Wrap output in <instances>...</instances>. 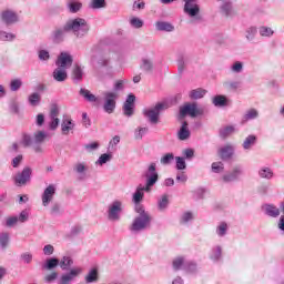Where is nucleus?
<instances>
[{"mask_svg":"<svg viewBox=\"0 0 284 284\" xmlns=\"http://www.w3.org/2000/svg\"><path fill=\"white\" fill-rule=\"evenodd\" d=\"M145 185H138L135 192L133 193L132 201L135 205V210L138 207H143L141 203H143V199H145V192L150 194L152 192V187L159 183V172H156V163L152 162L148 170L144 173Z\"/></svg>","mask_w":284,"mask_h":284,"instance_id":"nucleus-1","label":"nucleus"},{"mask_svg":"<svg viewBox=\"0 0 284 284\" xmlns=\"http://www.w3.org/2000/svg\"><path fill=\"white\" fill-rule=\"evenodd\" d=\"M136 216L134 217L132 224L129 226V230L132 234H140V232H145V230H150L152 226V215L145 207L138 206L135 210Z\"/></svg>","mask_w":284,"mask_h":284,"instance_id":"nucleus-2","label":"nucleus"},{"mask_svg":"<svg viewBox=\"0 0 284 284\" xmlns=\"http://www.w3.org/2000/svg\"><path fill=\"white\" fill-rule=\"evenodd\" d=\"M67 30L72 32L77 39H83L90 32V24L83 18H75L67 22Z\"/></svg>","mask_w":284,"mask_h":284,"instance_id":"nucleus-3","label":"nucleus"},{"mask_svg":"<svg viewBox=\"0 0 284 284\" xmlns=\"http://www.w3.org/2000/svg\"><path fill=\"white\" fill-rule=\"evenodd\" d=\"M123 201L114 200L108 205L106 216L108 221L116 223L121 221V215L123 214Z\"/></svg>","mask_w":284,"mask_h":284,"instance_id":"nucleus-4","label":"nucleus"},{"mask_svg":"<svg viewBox=\"0 0 284 284\" xmlns=\"http://www.w3.org/2000/svg\"><path fill=\"white\" fill-rule=\"evenodd\" d=\"M184 2L183 12L187 14L190 19H194V21H201V4L196 1L199 0H182Z\"/></svg>","mask_w":284,"mask_h":284,"instance_id":"nucleus-5","label":"nucleus"},{"mask_svg":"<svg viewBox=\"0 0 284 284\" xmlns=\"http://www.w3.org/2000/svg\"><path fill=\"white\" fill-rule=\"evenodd\" d=\"M116 101H119V93L112 91L103 92V110L106 114H114L116 110Z\"/></svg>","mask_w":284,"mask_h":284,"instance_id":"nucleus-6","label":"nucleus"},{"mask_svg":"<svg viewBox=\"0 0 284 284\" xmlns=\"http://www.w3.org/2000/svg\"><path fill=\"white\" fill-rule=\"evenodd\" d=\"M32 181V168L24 166L21 172H18L13 176V183L17 187H23V185H28Z\"/></svg>","mask_w":284,"mask_h":284,"instance_id":"nucleus-7","label":"nucleus"},{"mask_svg":"<svg viewBox=\"0 0 284 284\" xmlns=\"http://www.w3.org/2000/svg\"><path fill=\"white\" fill-rule=\"evenodd\" d=\"M164 108L165 104L159 102L158 104H155V106L151 109H144L143 114L145 119H148L149 122H151L152 125H156V123H159V118L161 116V111L164 110Z\"/></svg>","mask_w":284,"mask_h":284,"instance_id":"nucleus-8","label":"nucleus"},{"mask_svg":"<svg viewBox=\"0 0 284 284\" xmlns=\"http://www.w3.org/2000/svg\"><path fill=\"white\" fill-rule=\"evenodd\" d=\"M201 114H203V110L199 109L196 103H186L180 106L179 119H185L187 115L195 119V116H201Z\"/></svg>","mask_w":284,"mask_h":284,"instance_id":"nucleus-9","label":"nucleus"},{"mask_svg":"<svg viewBox=\"0 0 284 284\" xmlns=\"http://www.w3.org/2000/svg\"><path fill=\"white\" fill-rule=\"evenodd\" d=\"M68 28V23H65L63 27H55L50 36V39L52 41V43L59 44V43H63V41H65V33L70 32Z\"/></svg>","mask_w":284,"mask_h":284,"instance_id":"nucleus-10","label":"nucleus"},{"mask_svg":"<svg viewBox=\"0 0 284 284\" xmlns=\"http://www.w3.org/2000/svg\"><path fill=\"white\" fill-rule=\"evenodd\" d=\"M0 21L4 23V26H14V23H19V14L13 10L7 9L1 12Z\"/></svg>","mask_w":284,"mask_h":284,"instance_id":"nucleus-11","label":"nucleus"},{"mask_svg":"<svg viewBox=\"0 0 284 284\" xmlns=\"http://www.w3.org/2000/svg\"><path fill=\"white\" fill-rule=\"evenodd\" d=\"M136 103V95H134L133 93H130L125 101L124 104L122 106V111L124 116H134V106Z\"/></svg>","mask_w":284,"mask_h":284,"instance_id":"nucleus-12","label":"nucleus"},{"mask_svg":"<svg viewBox=\"0 0 284 284\" xmlns=\"http://www.w3.org/2000/svg\"><path fill=\"white\" fill-rule=\"evenodd\" d=\"M241 176H243V166L236 165L233 168V170L231 172L225 173L222 176V180L224 183H234V182L239 181V179H241Z\"/></svg>","mask_w":284,"mask_h":284,"instance_id":"nucleus-13","label":"nucleus"},{"mask_svg":"<svg viewBox=\"0 0 284 284\" xmlns=\"http://www.w3.org/2000/svg\"><path fill=\"white\" fill-rule=\"evenodd\" d=\"M72 63H74V59L68 52H61L55 61V65H58V68H63L64 70L72 68Z\"/></svg>","mask_w":284,"mask_h":284,"instance_id":"nucleus-14","label":"nucleus"},{"mask_svg":"<svg viewBox=\"0 0 284 284\" xmlns=\"http://www.w3.org/2000/svg\"><path fill=\"white\" fill-rule=\"evenodd\" d=\"M187 61H190V55H187L185 51H179L176 57V63H178V74L180 77L183 75V72H185V69L187 68Z\"/></svg>","mask_w":284,"mask_h":284,"instance_id":"nucleus-15","label":"nucleus"},{"mask_svg":"<svg viewBox=\"0 0 284 284\" xmlns=\"http://www.w3.org/2000/svg\"><path fill=\"white\" fill-rule=\"evenodd\" d=\"M262 212L265 216H268V219H278V216H281V209L272 203L263 204Z\"/></svg>","mask_w":284,"mask_h":284,"instance_id":"nucleus-16","label":"nucleus"},{"mask_svg":"<svg viewBox=\"0 0 284 284\" xmlns=\"http://www.w3.org/2000/svg\"><path fill=\"white\" fill-rule=\"evenodd\" d=\"M54 194H57V186L54 184H50L44 189L42 193V205L43 207H48L50 203H52V199H54Z\"/></svg>","mask_w":284,"mask_h":284,"instance_id":"nucleus-17","label":"nucleus"},{"mask_svg":"<svg viewBox=\"0 0 284 284\" xmlns=\"http://www.w3.org/2000/svg\"><path fill=\"white\" fill-rule=\"evenodd\" d=\"M83 270L81 267L78 268H71L69 273L62 274L61 277L58 281V284H70L79 274H81Z\"/></svg>","mask_w":284,"mask_h":284,"instance_id":"nucleus-18","label":"nucleus"},{"mask_svg":"<svg viewBox=\"0 0 284 284\" xmlns=\"http://www.w3.org/2000/svg\"><path fill=\"white\" fill-rule=\"evenodd\" d=\"M187 263V256L185 255H178L173 257L171 262V267L173 272H183L185 270V264Z\"/></svg>","mask_w":284,"mask_h":284,"instance_id":"nucleus-19","label":"nucleus"},{"mask_svg":"<svg viewBox=\"0 0 284 284\" xmlns=\"http://www.w3.org/2000/svg\"><path fill=\"white\" fill-rule=\"evenodd\" d=\"M209 258L212 263H221L223 261V246L219 244L212 246Z\"/></svg>","mask_w":284,"mask_h":284,"instance_id":"nucleus-20","label":"nucleus"},{"mask_svg":"<svg viewBox=\"0 0 284 284\" xmlns=\"http://www.w3.org/2000/svg\"><path fill=\"white\" fill-rule=\"evenodd\" d=\"M220 12L229 19L236 17V11H234V7L232 6L231 1L223 2L222 6L220 7Z\"/></svg>","mask_w":284,"mask_h":284,"instance_id":"nucleus-21","label":"nucleus"},{"mask_svg":"<svg viewBox=\"0 0 284 284\" xmlns=\"http://www.w3.org/2000/svg\"><path fill=\"white\" fill-rule=\"evenodd\" d=\"M183 272L186 276H196L199 274V264L193 260L186 261Z\"/></svg>","mask_w":284,"mask_h":284,"instance_id":"nucleus-22","label":"nucleus"},{"mask_svg":"<svg viewBox=\"0 0 284 284\" xmlns=\"http://www.w3.org/2000/svg\"><path fill=\"white\" fill-rule=\"evenodd\" d=\"M217 154L222 161H230L234 154V148L232 145L222 146Z\"/></svg>","mask_w":284,"mask_h":284,"instance_id":"nucleus-23","label":"nucleus"},{"mask_svg":"<svg viewBox=\"0 0 284 284\" xmlns=\"http://www.w3.org/2000/svg\"><path fill=\"white\" fill-rule=\"evenodd\" d=\"M52 77L58 83H63V81L68 80V71L62 67H58L53 70Z\"/></svg>","mask_w":284,"mask_h":284,"instance_id":"nucleus-24","label":"nucleus"},{"mask_svg":"<svg viewBox=\"0 0 284 284\" xmlns=\"http://www.w3.org/2000/svg\"><path fill=\"white\" fill-rule=\"evenodd\" d=\"M257 176L265 181H272V179H274V171L270 166H262L257 171Z\"/></svg>","mask_w":284,"mask_h":284,"instance_id":"nucleus-25","label":"nucleus"},{"mask_svg":"<svg viewBox=\"0 0 284 284\" xmlns=\"http://www.w3.org/2000/svg\"><path fill=\"white\" fill-rule=\"evenodd\" d=\"M71 79L74 83H81L83 81V68L80 64L73 65Z\"/></svg>","mask_w":284,"mask_h":284,"instance_id":"nucleus-26","label":"nucleus"},{"mask_svg":"<svg viewBox=\"0 0 284 284\" xmlns=\"http://www.w3.org/2000/svg\"><path fill=\"white\" fill-rule=\"evenodd\" d=\"M187 125H189L187 121L182 122V125L178 131V138L180 141H187V139H190L191 132Z\"/></svg>","mask_w":284,"mask_h":284,"instance_id":"nucleus-27","label":"nucleus"},{"mask_svg":"<svg viewBox=\"0 0 284 284\" xmlns=\"http://www.w3.org/2000/svg\"><path fill=\"white\" fill-rule=\"evenodd\" d=\"M87 284L99 283V268L92 267L89 270L88 274L84 276Z\"/></svg>","mask_w":284,"mask_h":284,"instance_id":"nucleus-28","label":"nucleus"},{"mask_svg":"<svg viewBox=\"0 0 284 284\" xmlns=\"http://www.w3.org/2000/svg\"><path fill=\"white\" fill-rule=\"evenodd\" d=\"M155 28L159 32H174V24L168 21H158Z\"/></svg>","mask_w":284,"mask_h":284,"instance_id":"nucleus-29","label":"nucleus"},{"mask_svg":"<svg viewBox=\"0 0 284 284\" xmlns=\"http://www.w3.org/2000/svg\"><path fill=\"white\" fill-rule=\"evenodd\" d=\"M71 130H74V122L72 119H63L61 123V132L64 136L70 134Z\"/></svg>","mask_w":284,"mask_h":284,"instance_id":"nucleus-30","label":"nucleus"},{"mask_svg":"<svg viewBox=\"0 0 284 284\" xmlns=\"http://www.w3.org/2000/svg\"><path fill=\"white\" fill-rule=\"evenodd\" d=\"M212 103L215 108H225L229 105L230 100L223 94H217L213 98Z\"/></svg>","mask_w":284,"mask_h":284,"instance_id":"nucleus-31","label":"nucleus"},{"mask_svg":"<svg viewBox=\"0 0 284 284\" xmlns=\"http://www.w3.org/2000/svg\"><path fill=\"white\" fill-rule=\"evenodd\" d=\"M59 267V257H48L42 264V270L52 271Z\"/></svg>","mask_w":284,"mask_h":284,"instance_id":"nucleus-32","label":"nucleus"},{"mask_svg":"<svg viewBox=\"0 0 284 284\" xmlns=\"http://www.w3.org/2000/svg\"><path fill=\"white\" fill-rule=\"evenodd\" d=\"M79 94L80 97H83L85 101H89V103H97V101H99V98H97V95L92 94V92L85 88H81Z\"/></svg>","mask_w":284,"mask_h":284,"instance_id":"nucleus-33","label":"nucleus"},{"mask_svg":"<svg viewBox=\"0 0 284 284\" xmlns=\"http://www.w3.org/2000/svg\"><path fill=\"white\" fill-rule=\"evenodd\" d=\"M67 7L69 9V12H71V14H77V12H79L81 8H83V3L77 0H68Z\"/></svg>","mask_w":284,"mask_h":284,"instance_id":"nucleus-34","label":"nucleus"},{"mask_svg":"<svg viewBox=\"0 0 284 284\" xmlns=\"http://www.w3.org/2000/svg\"><path fill=\"white\" fill-rule=\"evenodd\" d=\"M71 265H74V260H72L70 256H63L61 260H59V266L63 272H68Z\"/></svg>","mask_w":284,"mask_h":284,"instance_id":"nucleus-35","label":"nucleus"},{"mask_svg":"<svg viewBox=\"0 0 284 284\" xmlns=\"http://www.w3.org/2000/svg\"><path fill=\"white\" fill-rule=\"evenodd\" d=\"M254 119H258V110L250 109L243 115L242 123H247V121H254Z\"/></svg>","mask_w":284,"mask_h":284,"instance_id":"nucleus-36","label":"nucleus"},{"mask_svg":"<svg viewBox=\"0 0 284 284\" xmlns=\"http://www.w3.org/2000/svg\"><path fill=\"white\" fill-rule=\"evenodd\" d=\"M256 141H257V138L254 134L246 136L242 144L243 150H252V148L256 145Z\"/></svg>","mask_w":284,"mask_h":284,"instance_id":"nucleus-37","label":"nucleus"},{"mask_svg":"<svg viewBox=\"0 0 284 284\" xmlns=\"http://www.w3.org/2000/svg\"><path fill=\"white\" fill-rule=\"evenodd\" d=\"M234 132H236V128H234V125H226L220 129L219 134L221 139H227V136L234 134Z\"/></svg>","mask_w":284,"mask_h":284,"instance_id":"nucleus-38","label":"nucleus"},{"mask_svg":"<svg viewBox=\"0 0 284 284\" xmlns=\"http://www.w3.org/2000/svg\"><path fill=\"white\" fill-rule=\"evenodd\" d=\"M170 205V199L168 197V194H164L161 196V199L158 200V210L160 212H165Z\"/></svg>","mask_w":284,"mask_h":284,"instance_id":"nucleus-39","label":"nucleus"},{"mask_svg":"<svg viewBox=\"0 0 284 284\" xmlns=\"http://www.w3.org/2000/svg\"><path fill=\"white\" fill-rule=\"evenodd\" d=\"M140 69L143 72L150 73L154 70V62H152V60H150V59L143 58L142 63L140 64Z\"/></svg>","mask_w":284,"mask_h":284,"instance_id":"nucleus-40","label":"nucleus"},{"mask_svg":"<svg viewBox=\"0 0 284 284\" xmlns=\"http://www.w3.org/2000/svg\"><path fill=\"white\" fill-rule=\"evenodd\" d=\"M205 94H207V91L205 89H194L190 92L189 97L190 99H193L194 101L199 100V99H203V97H205Z\"/></svg>","mask_w":284,"mask_h":284,"instance_id":"nucleus-41","label":"nucleus"},{"mask_svg":"<svg viewBox=\"0 0 284 284\" xmlns=\"http://www.w3.org/2000/svg\"><path fill=\"white\" fill-rule=\"evenodd\" d=\"M227 230H230V226L225 222H221L215 230V234L220 236V239H223V236H227Z\"/></svg>","mask_w":284,"mask_h":284,"instance_id":"nucleus-42","label":"nucleus"},{"mask_svg":"<svg viewBox=\"0 0 284 284\" xmlns=\"http://www.w3.org/2000/svg\"><path fill=\"white\" fill-rule=\"evenodd\" d=\"M194 219V213L192 211H185L180 216V225H187Z\"/></svg>","mask_w":284,"mask_h":284,"instance_id":"nucleus-43","label":"nucleus"},{"mask_svg":"<svg viewBox=\"0 0 284 284\" xmlns=\"http://www.w3.org/2000/svg\"><path fill=\"white\" fill-rule=\"evenodd\" d=\"M45 139H48V133H45L44 131H37L33 135V143H36V145H39L43 143Z\"/></svg>","mask_w":284,"mask_h":284,"instance_id":"nucleus-44","label":"nucleus"},{"mask_svg":"<svg viewBox=\"0 0 284 284\" xmlns=\"http://www.w3.org/2000/svg\"><path fill=\"white\" fill-rule=\"evenodd\" d=\"M106 6L108 3L105 0H91L89 3V8H91V10H101L102 8H106Z\"/></svg>","mask_w":284,"mask_h":284,"instance_id":"nucleus-45","label":"nucleus"},{"mask_svg":"<svg viewBox=\"0 0 284 284\" xmlns=\"http://www.w3.org/2000/svg\"><path fill=\"white\" fill-rule=\"evenodd\" d=\"M17 39V34L0 29V41L12 42Z\"/></svg>","mask_w":284,"mask_h":284,"instance_id":"nucleus-46","label":"nucleus"},{"mask_svg":"<svg viewBox=\"0 0 284 284\" xmlns=\"http://www.w3.org/2000/svg\"><path fill=\"white\" fill-rule=\"evenodd\" d=\"M257 32H258V30L256 29V27L247 28L245 31V39L250 42L254 41V39H256Z\"/></svg>","mask_w":284,"mask_h":284,"instance_id":"nucleus-47","label":"nucleus"},{"mask_svg":"<svg viewBox=\"0 0 284 284\" xmlns=\"http://www.w3.org/2000/svg\"><path fill=\"white\" fill-rule=\"evenodd\" d=\"M23 85V81L21 79H13L10 81L9 88L11 92H19Z\"/></svg>","mask_w":284,"mask_h":284,"instance_id":"nucleus-48","label":"nucleus"},{"mask_svg":"<svg viewBox=\"0 0 284 284\" xmlns=\"http://www.w3.org/2000/svg\"><path fill=\"white\" fill-rule=\"evenodd\" d=\"M125 83H128V80H118L113 84V91L115 94H119V92H123L125 90Z\"/></svg>","mask_w":284,"mask_h":284,"instance_id":"nucleus-49","label":"nucleus"},{"mask_svg":"<svg viewBox=\"0 0 284 284\" xmlns=\"http://www.w3.org/2000/svg\"><path fill=\"white\" fill-rule=\"evenodd\" d=\"M223 170H225V164H223V162H213L211 164V171L214 174H221V172H223Z\"/></svg>","mask_w":284,"mask_h":284,"instance_id":"nucleus-50","label":"nucleus"},{"mask_svg":"<svg viewBox=\"0 0 284 284\" xmlns=\"http://www.w3.org/2000/svg\"><path fill=\"white\" fill-rule=\"evenodd\" d=\"M29 103L33 108H37V105H39V103H41V95L37 92L30 94L29 95Z\"/></svg>","mask_w":284,"mask_h":284,"instance_id":"nucleus-51","label":"nucleus"},{"mask_svg":"<svg viewBox=\"0 0 284 284\" xmlns=\"http://www.w3.org/2000/svg\"><path fill=\"white\" fill-rule=\"evenodd\" d=\"M112 161V153H104L101 154L100 158L97 161L98 165H105V163Z\"/></svg>","mask_w":284,"mask_h":284,"instance_id":"nucleus-52","label":"nucleus"},{"mask_svg":"<svg viewBox=\"0 0 284 284\" xmlns=\"http://www.w3.org/2000/svg\"><path fill=\"white\" fill-rule=\"evenodd\" d=\"M39 61L48 62L50 61V51L45 49H41L38 51Z\"/></svg>","mask_w":284,"mask_h":284,"instance_id":"nucleus-53","label":"nucleus"},{"mask_svg":"<svg viewBox=\"0 0 284 284\" xmlns=\"http://www.w3.org/2000/svg\"><path fill=\"white\" fill-rule=\"evenodd\" d=\"M8 243H10V234L9 233H0V246L2 250L8 247Z\"/></svg>","mask_w":284,"mask_h":284,"instance_id":"nucleus-54","label":"nucleus"},{"mask_svg":"<svg viewBox=\"0 0 284 284\" xmlns=\"http://www.w3.org/2000/svg\"><path fill=\"white\" fill-rule=\"evenodd\" d=\"M225 90H239L241 88V82L239 81H226L224 82Z\"/></svg>","mask_w":284,"mask_h":284,"instance_id":"nucleus-55","label":"nucleus"},{"mask_svg":"<svg viewBox=\"0 0 284 284\" xmlns=\"http://www.w3.org/2000/svg\"><path fill=\"white\" fill-rule=\"evenodd\" d=\"M174 159V153H166L164 154L161 160L160 163L162 165H170V163H172V160Z\"/></svg>","mask_w":284,"mask_h":284,"instance_id":"nucleus-56","label":"nucleus"},{"mask_svg":"<svg viewBox=\"0 0 284 284\" xmlns=\"http://www.w3.org/2000/svg\"><path fill=\"white\" fill-rule=\"evenodd\" d=\"M176 170H186L187 169V164L185 163V158H181V156H176Z\"/></svg>","mask_w":284,"mask_h":284,"instance_id":"nucleus-57","label":"nucleus"},{"mask_svg":"<svg viewBox=\"0 0 284 284\" xmlns=\"http://www.w3.org/2000/svg\"><path fill=\"white\" fill-rule=\"evenodd\" d=\"M232 72H235V74H241L243 72V62L236 61L231 67Z\"/></svg>","mask_w":284,"mask_h":284,"instance_id":"nucleus-58","label":"nucleus"},{"mask_svg":"<svg viewBox=\"0 0 284 284\" xmlns=\"http://www.w3.org/2000/svg\"><path fill=\"white\" fill-rule=\"evenodd\" d=\"M22 143L24 148H30L34 143V138H32L30 134H24L22 138Z\"/></svg>","mask_w":284,"mask_h":284,"instance_id":"nucleus-59","label":"nucleus"},{"mask_svg":"<svg viewBox=\"0 0 284 284\" xmlns=\"http://www.w3.org/2000/svg\"><path fill=\"white\" fill-rule=\"evenodd\" d=\"M260 34L261 37H272V34H274V31L270 27H261Z\"/></svg>","mask_w":284,"mask_h":284,"instance_id":"nucleus-60","label":"nucleus"},{"mask_svg":"<svg viewBox=\"0 0 284 284\" xmlns=\"http://www.w3.org/2000/svg\"><path fill=\"white\" fill-rule=\"evenodd\" d=\"M143 20L136 17L130 20V24L132 26V28H135L136 30H139V28L143 26Z\"/></svg>","mask_w":284,"mask_h":284,"instance_id":"nucleus-61","label":"nucleus"},{"mask_svg":"<svg viewBox=\"0 0 284 284\" xmlns=\"http://www.w3.org/2000/svg\"><path fill=\"white\" fill-rule=\"evenodd\" d=\"M19 223L18 216H11L6 220V227H14Z\"/></svg>","mask_w":284,"mask_h":284,"instance_id":"nucleus-62","label":"nucleus"},{"mask_svg":"<svg viewBox=\"0 0 284 284\" xmlns=\"http://www.w3.org/2000/svg\"><path fill=\"white\" fill-rule=\"evenodd\" d=\"M20 260L23 261V263H26L27 265H30V263H32V254L31 253H22L20 255Z\"/></svg>","mask_w":284,"mask_h":284,"instance_id":"nucleus-63","label":"nucleus"},{"mask_svg":"<svg viewBox=\"0 0 284 284\" xmlns=\"http://www.w3.org/2000/svg\"><path fill=\"white\" fill-rule=\"evenodd\" d=\"M148 134V128H139L138 130H135L134 132V136L135 139H143V135Z\"/></svg>","mask_w":284,"mask_h":284,"instance_id":"nucleus-64","label":"nucleus"}]
</instances>
